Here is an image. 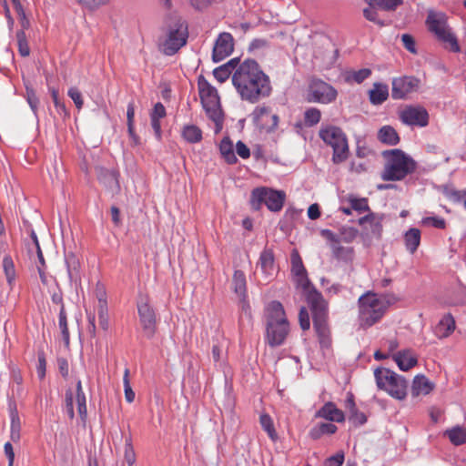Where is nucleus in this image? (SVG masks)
Masks as SVG:
<instances>
[{
	"mask_svg": "<svg viewBox=\"0 0 466 466\" xmlns=\"http://www.w3.org/2000/svg\"><path fill=\"white\" fill-rule=\"evenodd\" d=\"M66 410L68 417L72 420L75 417L73 393L71 390L66 392Z\"/></svg>",
	"mask_w": 466,
	"mask_h": 466,
	"instance_id": "59",
	"label": "nucleus"
},
{
	"mask_svg": "<svg viewBox=\"0 0 466 466\" xmlns=\"http://www.w3.org/2000/svg\"><path fill=\"white\" fill-rule=\"evenodd\" d=\"M30 238H31V243L28 244V251L30 253L31 252L36 253L38 262H39V265L37 267H46V261L44 258V255L41 250L37 236L34 230L31 231Z\"/></svg>",
	"mask_w": 466,
	"mask_h": 466,
	"instance_id": "38",
	"label": "nucleus"
},
{
	"mask_svg": "<svg viewBox=\"0 0 466 466\" xmlns=\"http://www.w3.org/2000/svg\"><path fill=\"white\" fill-rule=\"evenodd\" d=\"M385 159L381 178L384 181H399L412 174L417 167L415 160L401 149H390L382 152Z\"/></svg>",
	"mask_w": 466,
	"mask_h": 466,
	"instance_id": "4",
	"label": "nucleus"
},
{
	"mask_svg": "<svg viewBox=\"0 0 466 466\" xmlns=\"http://www.w3.org/2000/svg\"><path fill=\"white\" fill-rule=\"evenodd\" d=\"M435 385L424 375L415 376L412 386L411 395L417 397L419 395H428L434 389Z\"/></svg>",
	"mask_w": 466,
	"mask_h": 466,
	"instance_id": "22",
	"label": "nucleus"
},
{
	"mask_svg": "<svg viewBox=\"0 0 466 466\" xmlns=\"http://www.w3.org/2000/svg\"><path fill=\"white\" fill-rule=\"evenodd\" d=\"M371 75V70L369 68H362L350 73L348 76L349 80L360 84Z\"/></svg>",
	"mask_w": 466,
	"mask_h": 466,
	"instance_id": "46",
	"label": "nucleus"
},
{
	"mask_svg": "<svg viewBox=\"0 0 466 466\" xmlns=\"http://www.w3.org/2000/svg\"><path fill=\"white\" fill-rule=\"evenodd\" d=\"M236 151H237V154L246 159V158H248L249 156H250V150L249 148L247 147L246 144H244L242 141H238L236 145Z\"/></svg>",
	"mask_w": 466,
	"mask_h": 466,
	"instance_id": "64",
	"label": "nucleus"
},
{
	"mask_svg": "<svg viewBox=\"0 0 466 466\" xmlns=\"http://www.w3.org/2000/svg\"><path fill=\"white\" fill-rule=\"evenodd\" d=\"M405 247L413 254L420 243V231L416 228H410L404 235Z\"/></svg>",
	"mask_w": 466,
	"mask_h": 466,
	"instance_id": "31",
	"label": "nucleus"
},
{
	"mask_svg": "<svg viewBox=\"0 0 466 466\" xmlns=\"http://www.w3.org/2000/svg\"><path fill=\"white\" fill-rule=\"evenodd\" d=\"M53 102L59 114L67 115L66 107L63 102H61L58 98V91L56 89H52L51 91Z\"/></svg>",
	"mask_w": 466,
	"mask_h": 466,
	"instance_id": "55",
	"label": "nucleus"
},
{
	"mask_svg": "<svg viewBox=\"0 0 466 466\" xmlns=\"http://www.w3.org/2000/svg\"><path fill=\"white\" fill-rule=\"evenodd\" d=\"M3 268L8 283H11L15 277V270L13 259L10 256H5L3 258Z\"/></svg>",
	"mask_w": 466,
	"mask_h": 466,
	"instance_id": "43",
	"label": "nucleus"
},
{
	"mask_svg": "<svg viewBox=\"0 0 466 466\" xmlns=\"http://www.w3.org/2000/svg\"><path fill=\"white\" fill-rule=\"evenodd\" d=\"M46 361L44 352L38 354V365L36 369L37 375L40 380H43L46 376Z\"/></svg>",
	"mask_w": 466,
	"mask_h": 466,
	"instance_id": "57",
	"label": "nucleus"
},
{
	"mask_svg": "<svg viewBox=\"0 0 466 466\" xmlns=\"http://www.w3.org/2000/svg\"><path fill=\"white\" fill-rule=\"evenodd\" d=\"M320 138L333 149L332 161L339 164L345 161L349 155L348 141L342 130L337 127H327L319 130Z\"/></svg>",
	"mask_w": 466,
	"mask_h": 466,
	"instance_id": "9",
	"label": "nucleus"
},
{
	"mask_svg": "<svg viewBox=\"0 0 466 466\" xmlns=\"http://www.w3.org/2000/svg\"><path fill=\"white\" fill-rule=\"evenodd\" d=\"M291 273L295 280L302 289L308 290L310 288V282L307 276V270L303 265L302 259L297 251H293L290 257Z\"/></svg>",
	"mask_w": 466,
	"mask_h": 466,
	"instance_id": "19",
	"label": "nucleus"
},
{
	"mask_svg": "<svg viewBox=\"0 0 466 466\" xmlns=\"http://www.w3.org/2000/svg\"><path fill=\"white\" fill-rule=\"evenodd\" d=\"M240 64L239 59L233 58L230 59L228 63L225 65L216 68L213 72V75L215 78L219 82H225L230 75L233 76L234 71L238 67V66Z\"/></svg>",
	"mask_w": 466,
	"mask_h": 466,
	"instance_id": "26",
	"label": "nucleus"
},
{
	"mask_svg": "<svg viewBox=\"0 0 466 466\" xmlns=\"http://www.w3.org/2000/svg\"><path fill=\"white\" fill-rule=\"evenodd\" d=\"M400 120L409 126L426 127L429 124V114L421 106H407L400 112Z\"/></svg>",
	"mask_w": 466,
	"mask_h": 466,
	"instance_id": "16",
	"label": "nucleus"
},
{
	"mask_svg": "<svg viewBox=\"0 0 466 466\" xmlns=\"http://www.w3.org/2000/svg\"><path fill=\"white\" fill-rule=\"evenodd\" d=\"M259 422L262 429L268 433V437L275 441L278 439V434L271 417L267 413L261 414L259 417Z\"/></svg>",
	"mask_w": 466,
	"mask_h": 466,
	"instance_id": "37",
	"label": "nucleus"
},
{
	"mask_svg": "<svg viewBox=\"0 0 466 466\" xmlns=\"http://www.w3.org/2000/svg\"><path fill=\"white\" fill-rule=\"evenodd\" d=\"M376 7H378V6L373 5H369L368 7L364 8L363 15L367 20L373 22L380 26H383L385 24L382 20H380L379 18V15L376 10Z\"/></svg>",
	"mask_w": 466,
	"mask_h": 466,
	"instance_id": "44",
	"label": "nucleus"
},
{
	"mask_svg": "<svg viewBox=\"0 0 466 466\" xmlns=\"http://www.w3.org/2000/svg\"><path fill=\"white\" fill-rule=\"evenodd\" d=\"M420 81L412 76H401L392 81L391 96L393 99H404L409 94L415 92Z\"/></svg>",
	"mask_w": 466,
	"mask_h": 466,
	"instance_id": "17",
	"label": "nucleus"
},
{
	"mask_svg": "<svg viewBox=\"0 0 466 466\" xmlns=\"http://www.w3.org/2000/svg\"><path fill=\"white\" fill-rule=\"evenodd\" d=\"M65 262L67 268L68 278L71 281H77L80 279V259L73 252L66 254Z\"/></svg>",
	"mask_w": 466,
	"mask_h": 466,
	"instance_id": "25",
	"label": "nucleus"
},
{
	"mask_svg": "<svg viewBox=\"0 0 466 466\" xmlns=\"http://www.w3.org/2000/svg\"><path fill=\"white\" fill-rule=\"evenodd\" d=\"M456 329V321L451 313H447L441 317L434 329L435 336L443 339L450 337Z\"/></svg>",
	"mask_w": 466,
	"mask_h": 466,
	"instance_id": "20",
	"label": "nucleus"
},
{
	"mask_svg": "<svg viewBox=\"0 0 466 466\" xmlns=\"http://www.w3.org/2000/svg\"><path fill=\"white\" fill-rule=\"evenodd\" d=\"M252 196L258 202L264 203L270 211L278 212L283 208L286 194L284 191H278L267 187L255 188Z\"/></svg>",
	"mask_w": 466,
	"mask_h": 466,
	"instance_id": "13",
	"label": "nucleus"
},
{
	"mask_svg": "<svg viewBox=\"0 0 466 466\" xmlns=\"http://www.w3.org/2000/svg\"><path fill=\"white\" fill-rule=\"evenodd\" d=\"M95 296L97 299L96 307H107L106 292L105 287L97 283L95 289Z\"/></svg>",
	"mask_w": 466,
	"mask_h": 466,
	"instance_id": "49",
	"label": "nucleus"
},
{
	"mask_svg": "<svg viewBox=\"0 0 466 466\" xmlns=\"http://www.w3.org/2000/svg\"><path fill=\"white\" fill-rule=\"evenodd\" d=\"M219 150L228 164H235L237 162L238 159L234 153L233 144L228 138L222 139L220 142Z\"/></svg>",
	"mask_w": 466,
	"mask_h": 466,
	"instance_id": "35",
	"label": "nucleus"
},
{
	"mask_svg": "<svg viewBox=\"0 0 466 466\" xmlns=\"http://www.w3.org/2000/svg\"><path fill=\"white\" fill-rule=\"evenodd\" d=\"M124 459L126 462L128 464V466H134L136 462V453L133 448L132 439L130 436L128 438H126Z\"/></svg>",
	"mask_w": 466,
	"mask_h": 466,
	"instance_id": "42",
	"label": "nucleus"
},
{
	"mask_svg": "<svg viewBox=\"0 0 466 466\" xmlns=\"http://www.w3.org/2000/svg\"><path fill=\"white\" fill-rule=\"evenodd\" d=\"M217 0H189L190 5L198 10L203 11L208 8Z\"/></svg>",
	"mask_w": 466,
	"mask_h": 466,
	"instance_id": "54",
	"label": "nucleus"
},
{
	"mask_svg": "<svg viewBox=\"0 0 466 466\" xmlns=\"http://www.w3.org/2000/svg\"><path fill=\"white\" fill-rule=\"evenodd\" d=\"M232 287L238 296H245L247 291V281L246 276L241 270H235L232 279Z\"/></svg>",
	"mask_w": 466,
	"mask_h": 466,
	"instance_id": "34",
	"label": "nucleus"
},
{
	"mask_svg": "<svg viewBox=\"0 0 466 466\" xmlns=\"http://www.w3.org/2000/svg\"><path fill=\"white\" fill-rule=\"evenodd\" d=\"M251 116L255 125L261 130L273 132L278 127L279 117L269 106H256Z\"/></svg>",
	"mask_w": 466,
	"mask_h": 466,
	"instance_id": "14",
	"label": "nucleus"
},
{
	"mask_svg": "<svg viewBox=\"0 0 466 466\" xmlns=\"http://www.w3.org/2000/svg\"><path fill=\"white\" fill-rule=\"evenodd\" d=\"M76 2L83 7L95 11L99 7L109 4L110 0H76Z\"/></svg>",
	"mask_w": 466,
	"mask_h": 466,
	"instance_id": "47",
	"label": "nucleus"
},
{
	"mask_svg": "<svg viewBox=\"0 0 466 466\" xmlns=\"http://www.w3.org/2000/svg\"><path fill=\"white\" fill-rule=\"evenodd\" d=\"M137 312L145 336L148 339L153 338L157 329V318L147 296L141 297L137 301Z\"/></svg>",
	"mask_w": 466,
	"mask_h": 466,
	"instance_id": "11",
	"label": "nucleus"
},
{
	"mask_svg": "<svg viewBox=\"0 0 466 466\" xmlns=\"http://www.w3.org/2000/svg\"><path fill=\"white\" fill-rule=\"evenodd\" d=\"M318 416L329 420L330 421L341 422L344 420V413L338 409L333 402H327L318 411Z\"/></svg>",
	"mask_w": 466,
	"mask_h": 466,
	"instance_id": "23",
	"label": "nucleus"
},
{
	"mask_svg": "<svg viewBox=\"0 0 466 466\" xmlns=\"http://www.w3.org/2000/svg\"><path fill=\"white\" fill-rule=\"evenodd\" d=\"M314 329L317 333L319 342L322 348L329 349L331 346L330 330L328 320L313 322Z\"/></svg>",
	"mask_w": 466,
	"mask_h": 466,
	"instance_id": "24",
	"label": "nucleus"
},
{
	"mask_svg": "<svg viewBox=\"0 0 466 466\" xmlns=\"http://www.w3.org/2000/svg\"><path fill=\"white\" fill-rule=\"evenodd\" d=\"M16 40H17L19 54L22 56H29L30 48H29L28 43H27L25 33L23 30L17 31Z\"/></svg>",
	"mask_w": 466,
	"mask_h": 466,
	"instance_id": "41",
	"label": "nucleus"
},
{
	"mask_svg": "<svg viewBox=\"0 0 466 466\" xmlns=\"http://www.w3.org/2000/svg\"><path fill=\"white\" fill-rule=\"evenodd\" d=\"M425 24L428 31L444 49L451 53L461 52L457 35L449 24V17L444 12L430 9Z\"/></svg>",
	"mask_w": 466,
	"mask_h": 466,
	"instance_id": "3",
	"label": "nucleus"
},
{
	"mask_svg": "<svg viewBox=\"0 0 466 466\" xmlns=\"http://www.w3.org/2000/svg\"><path fill=\"white\" fill-rule=\"evenodd\" d=\"M99 326L103 330H107L109 327L108 322V308L96 307Z\"/></svg>",
	"mask_w": 466,
	"mask_h": 466,
	"instance_id": "48",
	"label": "nucleus"
},
{
	"mask_svg": "<svg viewBox=\"0 0 466 466\" xmlns=\"http://www.w3.org/2000/svg\"><path fill=\"white\" fill-rule=\"evenodd\" d=\"M337 90L329 84L314 79L309 86L308 101L320 104H329L336 100Z\"/></svg>",
	"mask_w": 466,
	"mask_h": 466,
	"instance_id": "12",
	"label": "nucleus"
},
{
	"mask_svg": "<svg viewBox=\"0 0 466 466\" xmlns=\"http://www.w3.org/2000/svg\"><path fill=\"white\" fill-rule=\"evenodd\" d=\"M368 5H377L384 10H394L402 4V0H365Z\"/></svg>",
	"mask_w": 466,
	"mask_h": 466,
	"instance_id": "40",
	"label": "nucleus"
},
{
	"mask_svg": "<svg viewBox=\"0 0 466 466\" xmlns=\"http://www.w3.org/2000/svg\"><path fill=\"white\" fill-rule=\"evenodd\" d=\"M266 335L265 340L271 347L282 345L289 333V322L282 304L273 300L265 309Z\"/></svg>",
	"mask_w": 466,
	"mask_h": 466,
	"instance_id": "2",
	"label": "nucleus"
},
{
	"mask_svg": "<svg viewBox=\"0 0 466 466\" xmlns=\"http://www.w3.org/2000/svg\"><path fill=\"white\" fill-rule=\"evenodd\" d=\"M67 95L74 101L77 109H81L84 105V101L80 91L76 87H71L69 88Z\"/></svg>",
	"mask_w": 466,
	"mask_h": 466,
	"instance_id": "52",
	"label": "nucleus"
},
{
	"mask_svg": "<svg viewBox=\"0 0 466 466\" xmlns=\"http://www.w3.org/2000/svg\"><path fill=\"white\" fill-rule=\"evenodd\" d=\"M337 430V426L330 422H322L319 425V434H333Z\"/></svg>",
	"mask_w": 466,
	"mask_h": 466,
	"instance_id": "62",
	"label": "nucleus"
},
{
	"mask_svg": "<svg viewBox=\"0 0 466 466\" xmlns=\"http://www.w3.org/2000/svg\"><path fill=\"white\" fill-rule=\"evenodd\" d=\"M401 42L403 44V46L410 51V53L415 54L416 53V46H415V41L414 38L408 34H403L401 35Z\"/></svg>",
	"mask_w": 466,
	"mask_h": 466,
	"instance_id": "56",
	"label": "nucleus"
},
{
	"mask_svg": "<svg viewBox=\"0 0 466 466\" xmlns=\"http://www.w3.org/2000/svg\"><path fill=\"white\" fill-rule=\"evenodd\" d=\"M307 302L312 313L313 322L328 320V302L324 299L322 294L315 289L306 290Z\"/></svg>",
	"mask_w": 466,
	"mask_h": 466,
	"instance_id": "15",
	"label": "nucleus"
},
{
	"mask_svg": "<svg viewBox=\"0 0 466 466\" xmlns=\"http://www.w3.org/2000/svg\"><path fill=\"white\" fill-rule=\"evenodd\" d=\"M259 265L267 277H271L275 271L274 254L271 249H264L260 253Z\"/></svg>",
	"mask_w": 466,
	"mask_h": 466,
	"instance_id": "28",
	"label": "nucleus"
},
{
	"mask_svg": "<svg viewBox=\"0 0 466 466\" xmlns=\"http://www.w3.org/2000/svg\"><path fill=\"white\" fill-rule=\"evenodd\" d=\"M26 100L34 114L36 115L39 99L33 89H26Z\"/></svg>",
	"mask_w": 466,
	"mask_h": 466,
	"instance_id": "53",
	"label": "nucleus"
},
{
	"mask_svg": "<svg viewBox=\"0 0 466 466\" xmlns=\"http://www.w3.org/2000/svg\"><path fill=\"white\" fill-rule=\"evenodd\" d=\"M234 39L229 33H221L213 47L212 58L214 62H220L228 56L234 49Z\"/></svg>",
	"mask_w": 466,
	"mask_h": 466,
	"instance_id": "18",
	"label": "nucleus"
},
{
	"mask_svg": "<svg viewBox=\"0 0 466 466\" xmlns=\"http://www.w3.org/2000/svg\"><path fill=\"white\" fill-rule=\"evenodd\" d=\"M378 139L384 144L395 146L400 142V137L391 126H383L378 132Z\"/></svg>",
	"mask_w": 466,
	"mask_h": 466,
	"instance_id": "29",
	"label": "nucleus"
},
{
	"mask_svg": "<svg viewBox=\"0 0 466 466\" xmlns=\"http://www.w3.org/2000/svg\"><path fill=\"white\" fill-rule=\"evenodd\" d=\"M444 436L455 446L466 443V429L464 427L455 426L448 429L444 431Z\"/></svg>",
	"mask_w": 466,
	"mask_h": 466,
	"instance_id": "30",
	"label": "nucleus"
},
{
	"mask_svg": "<svg viewBox=\"0 0 466 466\" xmlns=\"http://www.w3.org/2000/svg\"><path fill=\"white\" fill-rule=\"evenodd\" d=\"M232 84L241 100L256 104L272 92L269 76L253 59L241 62L232 76Z\"/></svg>",
	"mask_w": 466,
	"mask_h": 466,
	"instance_id": "1",
	"label": "nucleus"
},
{
	"mask_svg": "<svg viewBox=\"0 0 466 466\" xmlns=\"http://www.w3.org/2000/svg\"><path fill=\"white\" fill-rule=\"evenodd\" d=\"M321 118V112L319 109L310 107L304 113V124L307 127H313L317 125Z\"/></svg>",
	"mask_w": 466,
	"mask_h": 466,
	"instance_id": "39",
	"label": "nucleus"
},
{
	"mask_svg": "<svg viewBox=\"0 0 466 466\" xmlns=\"http://www.w3.org/2000/svg\"><path fill=\"white\" fill-rule=\"evenodd\" d=\"M300 327L303 330H307L310 327L309 316L305 308H301L299 314Z\"/></svg>",
	"mask_w": 466,
	"mask_h": 466,
	"instance_id": "58",
	"label": "nucleus"
},
{
	"mask_svg": "<svg viewBox=\"0 0 466 466\" xmlns=\"http://www.w3.org/2000/svg\"><path fill=\"white\" fill-rule=\"evenodd\" d=\"M166 116V108L161 103H157L154 106L153 111L151 113V119L160 120Z\"/></svg>",
	"mask_w": 466,
	"mask_h": 466,
	"instance_id": "61",
	"label": "nucleus"
},
{
	"mask_svg": "<svg viewBox=\"0 0 466 466\" xmlns=\"http://www.w3.org/2000/svg\"><path fill=\"white\" fill-rule=\"evenodd\" d=\"M182 137L188 143H198L202 140V131L195 125H186L182 129Z\"/></svg>",
	"mask_w": 466,
	"mask_h": 466,
	"instance_id": "32",
	"label": "nucleus"
},
{
	"mask_svg": "<svg viewBox=\"0 0 466 466\" xmlns=\"http://www.w3.org/2000/svg\"><path fill=\"white\" fill-rule=\"evenodd\" d=\"M123 384L125 390V399L128 403H131L135 400V392L133 391L130 380H129V370L126 369L123 376Z\"/></svg>",
	"mask_w": 466,
	"mask_h": 466,
	"instance_id": "45",
	"label": "nucleus"
},
{
	"mask_svg": "<svg viewBox=\"0 0 466 466\" xmlns=\"http://www.w3.org/2000/svg\"><path fill=\"white\" fill-rule=\"evenodd\" d=\"M350 208L359 212L369 209L368 200L366 198H351L350 199Z\"/></svg>",
	"mask_w": 466,
	"mask_h": 466,
	"instance_id": "51",
	"label": "nucleus"
},
{
	"mask_svg": "<svg viewBox=\"0 0 466 466\" xmlns=\"http://www.w3.org/2000/svg\"><path fill=\"white\" fill-rule=\"evenodd\" d=\"M344 461V454L342 452H339L334 456L329 458L325 463V466H341Z\"/></svg>",
	"mask_w": 466,
	"mask_h": 466,
	"instance_id": "63",
	"label": "nucleus"
},
{
	"mask_svg": "<svg viewBox=\"0 0 466 466\" xmlns=\"http://www.w3.org/2000/svg\"><path fill=\"white\" fill-rule=\"evenodd\" d=\"M58 325H59V328L61 330V334H62L65 345L66 348H68L69 343H70V334H69V330H68V327H67V318H66V313L64 305H62V307H60Z\"/></svg>",
	"mask_w": 466,
	"mask_h": 466,
	"instance_id": "36",
	"label": "nucleus"
},
{
	"mask_svg": "<svg viewBox=\"0 0 466 466\" xmlns=\"http://www.w3.org/2000/svg\"><path fill=\"white\" fill-rule=\"evenodd\" d=\"M349 419L356 425H362L367 421L365 414L359 411L358 409L350 414Z\"/></svg>",
	"mask_w": 466,
	"mask_h": 466,
	"instance_id": "60",
	"label": "nucleus"
},
{
	"mask_svg": "<svg viewBox=\"0 0 466 466\" xmlns=\"http://www.w3.org/2000/svg\"><path fill=\"white\" fill-rule=\"evenodd\" d=\"M422 224L424 225H431L436 228H445L446 222L445 219L439 217H427L422 219Z\"/></svg>",
	"mask_w": 466,
	"mask_h": 466,
	"instance_id": "50",
	"label": "nucleus"
},
{
	"mask_svg": "<svg viewBox=\"0 0 466 466\" xmlns=\"http://www.w3.org/2000/svg\"><path fill=\"white\" fill-rule=\"evenodd\" d=\"M374 376L379 389L385 390L397 400L406 398L408 383L403 377L385 368L376 369Z\"/></svg>",
	"mask_w": 466,
	"mask_h": 466,
	"instance_id": "8",
	"label": "nucleus"
},
{
	"mask_svg": "<svg viewBox=\"0 0 466 466\" xmlns=\"http://www.w3.org/2000/svg\"><path fill=\"white\" fill-rule=\"evenodd\" d=\"M393 360L401 370L407 371L417 365L416 355L410 350H404L397 352Z\"/></svg>",
	"mask_w": 466,
	"mask_h": 466,
	"instance_id": "21",
	"label": "nucleus"
},
{
	"mask_svg": "<svg viewBox=\"0 0 466 466\" xmlns=\"http://www.w3.org/2000/svg\"><path fill=\"white\" fill-rule=\"evenodd\" d=\"M188 36L187 25L182 18H177L169 27L167 38L163 44V52L167 56H173L187 44Z\"/></svg>",
	"mask_w": 466,
	"mask_h": 466,
	"instance_id": "10",
	"label": "nucleus"
},
{
	"mask_svg": "<svg viewBox=\"0 0 466 466\" xmlns=\"http://www.w3.org/2000/svg\"><path fill=\"white\" fill-rule=\"evenodd\" d=\"M359 325L366 329L383 318L389 308V301L374 292L368 291L358 299Z\"/></svg>",
	"mask_w": 466,
	"mask_h": 466,
	"instance_id": "5",
	"label": "nucleus"
},
{
	"mask_svg": "<svg viewBox=\"0 0 466 466\" xmlns=\"http://www.w3.org/2000/svg\"><path fill=\"white\" fill-rule=\"evenodd\" d=\"M198 89L207 116L216 124L217 128L220 129L223 123V113L218 90L203 76H199L198 78Z\"/></svg>",
	"mask_w": 466,
	"mask_h": 466,
	"instance_id": "6",
	"label": "nucleus"
},
{
	"mask_svg": "<svg viewBox=\"0 0 466 466\" xmlns=\"http://www.w3.org/2000/svg\"><path fill=\"white\" fill-rule=\"evenodd\" d=\"M320 235L329 241L334 258L344 263H350L354 258V248L342 246L341 242H351L357 236V230L350 228L342 229L340 235L335 234L330 229H322Z\"/></svg>",
	"mask_w": 466,
	"mask_h": 466,
	"instance_id": "7",
	"label": "nucleus"
},
{
	"mask_svg": "<svg viewBox=\"0 0 466 466\" xmlns=\"http://www.w3.org/2000/svg\"><path fill=\"white\" fill-rule=\"evenodd\" d=\"M76 400L77 403V411L82 420H86L87 415L86 410V399L82 388L81 380L76 382Z\"/></svg>",
	"mask_w": 466,
	"mask_h": 466,
	"instance_id": "33",
	"label": "nucleus"
},
{
	"mask_svg": "<svg viewBox=\"0 0 466 466\" xmlns=\"http://www.w3.org/2000/svg\"><path fill=\"white\" fill-rule=\"evenodd\" d=\"M369 96L372 105L382 104L389 96L388 86L381 83H375L373 88L369 92Z\"/></svg>",
	"mask_w": 466,
	"mask_h": 466,
	"instance_id": "27",
	"label": "nucleus"
}]
</instances>
